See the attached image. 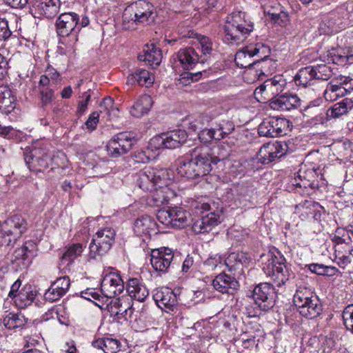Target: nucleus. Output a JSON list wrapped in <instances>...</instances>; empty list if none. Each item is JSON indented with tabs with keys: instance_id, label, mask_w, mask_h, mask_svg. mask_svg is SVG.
Wrapping results in <instances>:
<instances>
[{
	"instance_id": "f257e3e1",
	"label": "nucleus",
	"mask_w": 353,
	"mask_h": 353,
	"mask_svg": "<svg viewBox=\"0 0 353 353\" xmlns=\"http://www.w3.org/2000/svg\"><path fill=\"white\" fill-rule=\"evenodd\" d=\"M220 161V159L212 156L207 146H196L179 161L177 172L183 177L193 179L208 175L212 166Z\"/></svg>"
},
{
	"instance_id": "f03ea898",
	"label": "nucleus",
	"mask_w": 353,
	"mask_h": 353,
	"mask_svg": "<svg viewBox=\"0 0 353 353\" xmlns=\"http://www.w3.org/2000/svg\"><path fill=\"white\" fill-rule=\"evenodd\" d=\"M270 48L263 43H250L239 50L235 55V63L241 68H248L251 74L260 79L270 72L272 60L268 59Z\"/></svg>"
},
{
	"instance_id": "7ed1b4c3",
	"label": "nucleus",
	"mask_w": 353,
	"mask_h": 353,
	"mask_svg": "<svg viewBox=\"0 0 353 353\" xmlns=\"http://www.w3.org/2000/svg\"><path fill=\"white\" fill-rule=\"evenodd\" d=\"M263 257L262 269L266 276L271 277L276 286H286L290 289L298 286V278L279 251L269 252Z\"/></svg>"
},
{
	"instance_id": "20e7f679",
	"label": "nucleus",
	"mask_w": 353,
	"mask_h": 353,
	"mask_svg": "<svg viewBox=\"0 0 353 353\" xmlns=\"http://www.w3.org/2000/svg\"><path fill=\"white\" fill-rule=\"evenodd\" d=\"M253 30V23L245 19V14L233 12L226 19L224 40L232 44H239Z\"/></svg>"
},
{
	"instance_id": "39448f33",
	"label": "nucleus",
	"mask_w": 353,
	"mask_h": 353,
	"mask_svg": "<svg viewBox=\"0 0 353 353\" xmlns=\"http://www.w3.org/2000/svg\"><path fill=\"white\" fill-rule=\"evenodd\" d=\"M293 301L299 314L307 319H314L322 312L320 300L307 288H298L294 295Z\"/></svg>"
},
{
	"instance_id": "423d86ee",
	"label": "nucleus",
	"mask_w": 353,
	"mask_h": 353,
	"mask_svg": "<svg viewBox=\"0 0 353 353\" xmlns=\"http://www.w3.org/2000/svg\"><path fill=\"white\" fill-rule=\"evenodd\" d=\"M154 8L146 0H139L125 8L123 12V22L125 29L130 28L126 23H147L153 21L155 17Z\"/></svg>"
},
{
	"instance_id": "0eeeda50",
	"label": "nucleus",
	"mask_w": 353,
	"mask_h": 353,
	"mask_svg": "<svg viewBox=\"0 0 353 353\" xmlns=\"http://www.w3.org/2000/svg\"><path fill=\"white\" fill-rule=\"evenodd\" d=\"M79 21V15L73 12H63L59 15L56 21V32L63 39L68 38V41H61V43L72 47L78 41L80 31Z\"/></svg>"
},
{
	"instance_id": "6e6552de",
	"label": "nucleus",
	"mask_w": 353,
	"mask_h": 353,
	"mask_svg": "<svg viewBox=\"0 0 353 353\" xmlns=\"http://www.w3.org/2000/svg\"><path fill=\"white\" fill-rule=\"evenodd\" d=\"M168 171L166 169L145 168L136 175V183L145 192H152L159 183L168 182Z\"/></svg>"
},
{
	"instance_id": "1a4fd4ad",
	"label": "nucleus",
	"mask_w": 353,
	"mask_h": 353,
	"mask_svg": "<svg viewBox=\"0 0 353 353\" xmlns=\"http://www.w3.org/2000/svg\"><path fill=\"white\" fill-rule=\"evenodd\" d=\"M116 232L111 228H104L99 230L92 237L89 245V256L95 259L97 256L106 254L114 242Z\"/></svg>"
},
{
	"instance_id": "9d476101",
	"label": "nucleus",
	"mask_w": 353,
	"mask_h": 353,
	"mask_svg": "<svg viewBox=\"0 0 353 353\" xmlns=\"http://www.w3.org/2000/svg\"><path fill=\"white\" fill-rule=\"evenodd\" d=\"M187 137V133L183 130L169 131L152 138L149 142V147L151 150L176 148L185 143Z\"/></svg>"
},
{
	"instance_id": "9b49d317",
	"label": "nucleus",
	"mask_w": 353,
	"mask_h": 353,
	"mask_svg": "<svg viewBox=\"0 0 353 353\" xmlns=\"http://www.w3.org/2000/svg\"><path fill=\"white\" fill-rule=\"evenodd\" d=\"M157 218L168 228H181L188 224L190 214L181 207L168 208L159 210Z\"/></svg>"
},
{
	"instance_id": "f8f14e48",
	"label": "nucleus",
	"mask_w": 353,
	"mask_h": 353,
	"mask_svg": "<svg viewBox=\"0 0 353 353\" xmlns=\"http://www.w3.org/2000/svg\"><path fill=\"white\" fill-rule=\"evenodd\" d=\"M135 142L133 132H119L108 141L106 145L108 154L112 158H118L127 154Z\"/></svg>"
},
{
	"instance_id": "ddd939ff",
	"label": "nucleus",
	"mask_w": 353,
	"mask_h": 353,
	"mask_svg": "<svg viewBox=\"0 0 353 353\" xmlns=\"http://www.w3.org/2000/svg\"><path fill=\"white\" fill-rule=\"evenodd\" d=\"M102 277L101 290L104 296L111 299L123 292V281L120 275L114 272L112 268L104 270Z\"/></svg>"
},
{
	"instance_id": "4468645a",
	"label": "nucleus",
	"mask_w": 353,
	"mask_h": 353,
	"mask_svg": "<svg viewBox=\"0 0 353 353\" xmlns=\"http://www.w3.org/2000/svg\"><path fill=\"white\" fill-rule=\"evenodd\" d=\"M252 296L261 312L268 311L274 305V288L269 283H260L254 288Z\"/></svg>"
},
{
	"instance_id": "2eb2a0df",
	"label": "nucleus",
	"mask_w": 353,
	"mask_h": 353,
	"mask_svg": "<svg viewBox=\"0 0 353 353\" xmlns=\"http://www.w3.org/2000/svg\"><path fill=\"white\" fill-rule=\"evenodd\" d=\"M289 121L280 117H268L259 125L258 132L261 137H276L285 134Z\"/></svg>"
},
{
	"instance_id": "dca6fc26",
	"label": "nucleus",
	"mask_w": 353,
	"mask_h": 353,
	"mask_svg": "<svg viewBox=\"0 0 353 353\" xmlns=\"http://www.w3.org/2000/svg\"><path fill=\"white\" fill-rule=\"evenodd\" d=\"M51 161V154L46 146L34 147L29 153L26 152L25 154V161L30 170L41 171L50 165Z\"/></svg>"
},
{
	"instance_id": "f3484780",
	"label": "nucleus",
	"mask_w": 353,
	"mask_h": 353,
	"mask_svg": "<svg viewBox=\"0 0 353 353\" xmlns=\"http://www.w3.org/2000/svg\"><path fill=\"white\" fill-rule=\"evenodd\" d=\"M287 148V144L281 141L264 144L257 153V159L262 163L268 164L285 154Z\"/></svg>"
},
{
	"instance_id": "a211bd4d",
	"label": "nucleus",
	"mask_w": 353,
	"mask_h": 353,
	"mask_svg": "<svg viewBox=\"0 0 353 353\" xmlns=\"http://www.w3.org/2000/svg\"><path fill=\"white\" fill-rule=\"evenodd\" d=\"M334 248L337 264L343 268H345L353 260V241L350 236L337 237Z\"/></svg>"
},
{
	"instance_id": "6ab92c4d",
	"label": "nucleus",
	"mask_w": 353,
	"mask_h": 353,
	"mask_svg": "<svg viewBox=\"0 0 353 353\" xmlns=\"http://www.w3.org/2000/svg\"><path fill=\"white\" fill-rule=\"evenodd\" d=\"M173 259V251L162 247L152 251L150 263L155 271L165 273L171 266Z\"/></svg>"
},
{
	"instance_id": "aec40b11",
	"label": "nucleus",
	"mask_w": 353,
	"mask_h": 353,
	"mask_svg": "<svg viewBox=\"0 0 353 353\" xmlns=\"http://www.w3.org/2000/svg\"><path fill=\"white\" fill-rule=\"evenodd\" d=\"M26 225L24 219L19 214H14L4 221L1 224V234L13 236L12 239H5L4 242L9 245L12 241H15L25 231Z\"/></svg>"
},
{
	"instance_id": "412c9836",
	"label": "nucleus",
	"mask_w": 353,
	"mask_h": 353,
	"mask_svg": "<svg viewBox=\"0 0 353 353\" xmlns=\"http://www.w3.org/2000/svg\"><path fill=\"white\" fill-rule=\"evenodd\" d=\"M60 7V0H36L31 12L35 17L52 19L58 14Z\"/></svg>"
},
{
	"instance_id": "4be33fe9",
	"label": "nucleus",
	"mask_w": 353,
	"mask_h": 353,
	"mask_svg": "<svg viewBox=\"0 0 353 353\" xmlns=\"http://www.w3.org/2000/svg\"><path fill=\"white\" fill-rule=\"evenodd\" d=\"M152 297L157 305L167 312H174L176 307V295L168 288L155 289L152 292Z\"/></svg>"
},
{
	"instance_id": "5701e85b",
	"label": "nucleus",
	"mask_w": 353,
	"mask_h": 353,
	"mask_svg": "<svg viewBox=\"0 0 353 353\" xmlns=\"http://www.w3.org/2000/svg\"><path fill=\"white\" fill-rule=\"evenodd\" d=\"M285 85V80L281 76H274L257 87L254 90V94L256 97L263 94L275 97L283 90Z\"/></svg>"
},
{
	"instance_id": "b1692460",
	"label": "nucleus",
	"mask_w": 353,
	"mask_h": 353,
	"mask_svg": "<svg viewBox=\"0 0 353 353\" xmlns=\"http://www.w3.org/2000/svg\"><path fill=\"white\" fill-rule=\"evenodd\" d=\"M213 288L223 294H233L239 288V283L234 277L224 272L219 274L212 280Z\"/></svg>"
},
{
	"instance_id": "393cba45",
	"label": "nucleus",
	"mask_w": 353,
	"mask_h": 353,
	"mask_svg": "<svg viewBox=\"0 0 353 353\" xmlns=\"http://www.w3.org/2000/svg\"><path fill=\"white\" fill-rule=\"evenodd\" d=\"M171 179L168 174V182L165 184L159 183L154 188L151 193L153 204L157 206L164 205L175 196L174 191L170 187Z\"/></svg>"
},
{
	"instance_id": "a878e982",
	"label": "nucleus",
	"mask_w": 353,
	"mask_h": 353,
	"mask_svg": "<svg viewBox=\"0 0 353 353\" xmlns=\"http://www.w3.org/2000/svg\"><path fill=\"white\" fill-rule=\"evenodd\" d=\"M134 231L137 236L150 239L152 234L159 231L155 221L149 216H142L136 219L134 223Z\"/></svg>"
},
{
	"instance_id": "bb28decb",
	"label": "nucleus",
	"mask_w": 353,
	"mask_h": 353,
	"mask_svg": "<svg viewBox=\"0 0 353 353\" xmlns=\"http://www.w3.org/2000/svg\"><path fill=\"white\" fill-rule=\"evenodd\" d=\"M301 103V100L295 94L285 93L274 98L270 102L272 109L280 111H290L297 108Z\"/></svg>"
},
{
	"instance_id": "cd10ccee",
	"label": "nucleus",
	"mask_w": 353,
	"mask_h": 353,
	"mask_svg": "<svg viewBox=\"0 0 353 353\" xmlns=\"http://www.w3.org/2000/svg\"><path fill=\"white\" fill-rule=\"evenodd\" d=\"M220 223L219 216L214 212H210L206 216L196 220L192 224V230L196 234H203L210 232Z\"/></svg>"
},
{
	"instance_id": "c85d7f7f",
	"label": "nucleus",
	"mask_w": 353,
	"mask_h": 353,
	"mask_svg": "<svg viewBox=\"0 0 353 353\" xmlns=\"http://www.w3.org/2000/svg\"><path fill=\"white\" fill-rule=\"evenodd\" d=\"M127 292L129 296L139 302H143L149 295V290L139 279L132 278L128 280Z\"/></svg>"
},
{
	"instance_id": "c756f323",
	"label": "nucleus",
	"mask_w": 353,
	"mask_h": 353,
	"mask_svg": "<svg viewBox=\"0 0 353 353\" xmlns=\"http://www.w3.org/2000/svg\"><path fill=\"white\" fill-rule=\"evenodd\" d=\"M176 57L184 70H191L199 62L198 53L193 48L181 49L176 54Z\"/></svg>"
},
{
	"instance_id": "7c9ffc66",
	"label": "nucleus",
	"mask_w": 353,
	"mask_h": 353,
	"mask_svg": "<svg viewBox=\"0 0 353 353\" xmlns=\"http://www.w3.org/2000/svg\"><path fill=\"white\" fill-rule=\"evenodd\" d=\"M154 77L153 74L147 70L139 68L128 75L126 83L130 85L138 84L148 87L154 83Z\"/></svg>"
},
{
	"instance_id": "2f4dec72",
	"label": "nucleus",
	"mask_w": 353,
	"mask_h": 353,
	"mask_svg": "<svg viewBox=\"0 0 353 353\" xmlns=\"http://www.w3.org/2000/svg\"><path fill=\"white\" fill-rule=\"evenodd\" d=\"M141 61L147 62L148 65L155 67L158 66L162 60V53L159 48H156L153 44L146 45L143 52L139 54Z\"/></svg>"
},
{
	"instance_id": "473e14b6",
	"label": "nucleus",
	"mask_w": 353,
	"mask_h": 353,
	"mask_svg": "<svg viewBox=\"0 0 353 353\" xmlns=\"http://www.w3.org/2000/svg\"><path fill=\"white\" fill-rule=\"evenodd\" d=\"M152 103V97L150 95L143 94L134 102L130 110V113L134 117H141L149 112Z\"/></svg>"
},
{
	"instance_id": "72a5a7b5",
	"label": "nucleus",
	"mask_w": 353,
	"mask_h": 353,
	"mask_svg": "<svg viewBox=\"0 0 353 353\" xmlns=\"http://www.w3.org/2000/svg\"><path fill=\"white\" fill-rule=\"evenodd\" d=\"M352 108L353 101L351 99L345 98L327 109L326 115L330 119L339 118L346 114Z\"/></svg>"
},
{
	"instance_id": "f704fd0d",
	"label": "nucleus",
	"mask_w": 353,
	"mask_h": 353,
	"mask_svg": "<svg viewBox=\"0 0 353 353\" xmlns=\"http://www.w3.org/2000/svg\"><path fill=\"white\" fill-rule=\"evenodd\" d=\"M316 172L313 168L304 169L301 168L298 172L297 178H295L296 185L304 188L307 187L314 188L316 186Z\"/></svg>"
},
{
	"instance_id": "c9c22d12",
	"label": "nucleus",
	"mask_w": 353,
	"mask_h": 353,
	"mask_svg": "<svg viewBox=\"0 0 353 353\" xmlns=\"http://www.w3.org/2000/svg\"><path fill=\"white\" fill-rule=\"evenodd\" d=\"M94 347L101 350L104 353H116L119 350L120 343L112 338H99L92 341Z\"/></svg>"
},
{
	"instance_id": "e433bc0d",
	"label": "nucleus",
	"mask_w": 353,
	"mask_h": 353,
	"mask_svg": "<svg viewBox=\"0 0 353 353\" xmlns=\"http://www.w3.org/2000/svg\"><path fill=\"white\" fill-rule=\"evenodd\" d=\"M294 81L297 85L303 87L312 85L315 82L313 66H307L300 69L294 77Z\"/></svg>"
},
{
	"instance_id": "4c0bfd02",
	"label": "nucleus",
	"mask_w": 353,
	"mask_h": 353,
	"mask_svg": "<svg viewBox=\"0 0 353 353\" xmlns=\"http://www.w3.org/2000/svg\"><path fill=\"white\" fill-rule=\"evenodd\" d=\"M83 250V245L81 243H75L68 246L61 257V263L66 264L67 266L70 265L77 257L81 256Z\"/></svg>"
},
{
	"instance_id": "58836bf2",
	"label": "nucleus",
	"mask_w": 353,
	"mask_h": 353,
	"mask_svg": "<svg viewBox=\"0 0 353 353\" xmlns=\"http://www.w3.org/2000/svg\"><path fill=\"white\" fill-rule=\"evenodd\" d=\"M213 129L216 132V140H221L233 132L234 125L233 122L229 119H222L216 123Z\"/></svg>"
},
{
	"instance_id": "ea45409f",
	"label": "nucleus",
	"mask_w": 353,
	"mask_h": 353,
	"mask_svg": "<svg viewBox=\"0 0 353 353\" xmlns=\"http://www.w3.org/2000/svg\"><path fill=\"white\" fill-rule=\"evenodd\" d=\"M345 95L343 90L341 89L336 83H334V80L332 79L326 85V88L323 92V96L327 101H334L339 98L343 97Z\"/></svg>"
},
{
	"instance_id": "a19ab883",
	"label": "nucleus",
	"mask_w": 353,
	"mask_h": 353,
	"mask_svg": "<svg viewBox=\"0 0 353 353\" xmlns=\"http://www.w3.org/2000/svg\"><path fill=\"white\" fill-rule=\"evenodd\" d=\"M313 72L315 81H327L330 79L333 74V71L331 66L327 64H321L315 67L313 66Z\"/></svg>"
},
{
	"instance_id": "79ce46f5",
	"label": "nucleus",
	"mask_w": 353,
	"mask_h": 353,
	"mask_svg": "<svg viewBox=\"0 0 353 353\" xmlns=\"http://www.w3.org/2000/svg\"><path fill=\"white\" fill-rule=\"evenodd\" d=\"M15 99L11 94L10 90H7L1 92V108L3 107V112L8 114L15 108Z\"/></svg>"
},
{
	"instance_id": "37998d69",
	"label": "nucleus",
	"mask_w": 353,
	"mask_h": 353,
	"mask_svg": "<svg viewBox=\"0 0 353 353\" xmlns=\"http://www.w3.org/2000/svg\"><path fill=\"white\" fill-rule=\"evenodd\" d=\"M334 83H336L345 94L350 92L353 90V79L347 76L339 75L333 79Z\"/></svg>"
},
{
	"instance_id": "c03bdc74",
	"label": "nucleus",
	"mask_w": 353,
	"mask_h": 353,
	"mask_svg": "<svg viewBox=\"0 0 353 353\" xmlns=\"http://www.w3.org/2000/svg\"><path fill=\"white\" fill-rule=\"evenodd\" d=\"M342 317L346 329L353 334V304L345 307Z\"/></svg>"
},
{
	"instance_id": "a18cd8bd",
	"label": "nucleus",
	"mask_w": 353,
	"mask_h": 353,
	"mask_svg": "<svg viewBox=\"0 0 353 353\" xmlns=\"http://www.w3.org/2000/svg\"><path fill=\"white\" fill-rule=\"evenodd\" d=\"M100 108L101 110H105L110 115L113 117L119 116V110L117 107H114V99L110 97H105L103 99V102L100 104Z\"/></svg>"
},
{
	"instance_id": "49530a36",
	"label": "nucleus",
	"mask_w": 353,
	"mask_h": 353,
	"mask_svg": "<svg viewBox=\"0 0 353 353\" xmlns=\"http://www.w3.org/2000/svg\"><path fill=\"white\" fill-rule=\"evenodd\" d=\"M3 325L7 329H14L21 327L23 321L15 314L10 313L3 318Z\"/></svg>"
},
{
	"instance_id": "de8ad7c7",
	"label": "nucleus",
	"mask_w": 353,
	"mask_h": 353,
	"mask_svg": "<svg viewBox=\"0 0 353 353\" xmlns=\"http://www.w3.org/2000/svg\"><path fill=\"white\" fill-rule=\"evenodd\" d=\"M328 60L332 61L334 64L340 65H345V52L343 50H332L329 52Z\"/></svg>"
},
{
	"instance_id": "09e8293b",
	"label": "nucleus",
	"mask_w": 353,
	"mask_h": 353,
	"mask_svg": "<svg viewBox=\"0 0 353 353\" xmlns=\"http://www.w3.org/2000/svg\"><path fill=\"white\" fill-rule=\"evenodd\" d=\"M63 295L64 294L52 283L50 288L44 294V298L46 301L52 303L59 300Z\"/></svg>"
},
{
	"instance_id": "8fccbe9b",
	"label": "nucleus",
	"mask_w": 353,
	"mask_h": 353,
	"mask_svg": "<svg viewBox=\"0 0 353 353\" xmlns=\"http://www.w3.org/2000/svg\"><path fill=\"white\" fill-rule=\"evenodd\" d=\"M129 309V305L123 306L121 301L117 299L114 303V305L111 306V313L112 315L117 316L118 319L125 317Z\"/></svg>"
},
{
	"instance_id": "3c124183",
	"label": "nucleus",
	"mask_w": 353,
	"mask_h": 353,
	"mask_svg": "<svg viewBox=\"0 0 353 353\" xmlns=\"http://www.w3.org/2000/svg\"><path fill=\"white\" fill-rule=\"evenodd\" d=\"M21 285V281L20 279H17L10 287V290L8 292V296L11 299L18 298L19 300H23L26 296L24 290L20 287Z\"/></svg>"
},
{
	"instance_id": "603ef678",
	"label": "nucleus",
	"mask_w": 353,
	"mask_h": 353,
	"mask_svg": "<svg viewBox=\"0 0 353 353\" xmlns=\"http://www.w3.org/2000/svg\"><path fill=\"white\" fill-rule=\"evenodd\" d=\"M202 75L201 71L196 72H183L181 74L179 79L180 83L183 85H188L193 81H198Z\"/></svg>"
},
{
	"instance_id": "864d4df0",
	"label": "nucleus",
	"mask_w": 353,
	"mask_h": 353,
	"mask_svg": "<svg viewBox=\"0 0 353 353\" xmlns=\"http://www.w3.org/2000/svg\"><path fill=\"white\" fill-rule=\"evenodd\" d=\"M272 22L281 27H286L290 24V19L288 12L283 10L281 13L270 19Z\"/></svg>"
},
{
	"instance_id": "5fc2aeb1",
	"label": "nucleus",
	"mask_w": 353,
	"mask_h": 353,
	"mask_svg": "<svg viewBox=\"0 0 353 353\" xmlns=\"http://www.w3.org/2000/svg\"><path fill=\"white\" fill-rule=\"evenodd\" d=\"M199 139H200L201 142L208 143L214 139L216 140V132L213 128L210 129H203L199 133Z\"/></svg>"
},
{
	"instance_id": "6e6d98bb",
	"label": "nucleus",
	"mask_w": 353,
	"mask_h": 353,
	"mask_svg": "<svg viewBox=\"0 0 353 353\" xmlns=\"http://www.w3.org/2000/svg\"><path fill=\"white\" fill-rule=\"evenodd\" d=\"M203 55H209L212 51V43L205 36H200L198 39Z\"/></svg>"
},
{
	"instance_id": "4d7b16f0",
	"label": "nucleus",
	"mask_w": 353,
	"mask_h": 353,
	"mask_svg": "<svg viewBox=\"0 0 353 353\" xmlns=\"http://www.w3.org/2000/svg\"><path fill=\"white\" fill-rule=\"evenodd\" d=\"M190 210L196 213L200 214L203 213L205 211H208L210 210V205L206 203H202L201 201L192 200L190 202L189 205Z\"/></svg>"
},
{
	"instance_id": "13d9d810",
	"label": "nucleus",
	"mask_w": 353,
	"mask_h": 353,
	"mask_svg": "<svg viewBox=\"0 0 353 353\" xmlns=\"http://www.w3.org/2000/svg\"><path fill=\"white\" fill-rule=\"evenodd\" d=\"M50 165H55L58 167L64 168L66 165L67 158L65 154L61 152H57L51 155Z\"/></svg>"
},
{
	"instance_id": "bf43d9fd",
	"label": "nucleus",
	"mask_w": 353,
	"mask_h": 353,
	"mask_svg": "<svg viewBox=\"0 0 353 353\" xmlns=\"http://www.w3.org/2000/svg\"><path fill=\"white\" fill-rule=\"evenodd\" d=\"M64 294L68 291L70 285V280L68 276H62L58 278L52 283Z\"/></svg>"
},
{
	"instance_id": "052dcab7",
	"label": "nucleus",
	"mask_w": 353,
	"mask_h": 353,
	"mask_svg": "<svg viewBox=\"0 0 353 353\" xmlns=\"http://www.w3.org/2000/svg\"><path fill=\"white\" fill-rule=\"evenodd\" d=\"M238 257L236 252H231L225 259V264L229 270H234L239 267Z\"/></svg>"
},
{
	"instance_id": "680f3d73",
	"label": "nucleus",
	"mask_w": 353,
	"mask_h": 353,
	"mask_svg": "<svg viewBox=\"0 0 353 353\" xmlns=\"http://www.w3.org/2000/svg\"><path fill=\"white\" fill-rule=\"evenodd\" d=\"M283 10H285V8L280 3H274L268 9L265 10V13L270 19H272L273 17H275L281 13Z\"/></svg>"
},
{
	"instance_id": "e2e57ef3",
	"label": "nucleus",
	"mask_w": 353,
	"mask_h": 353,
	"mask_svg": "<svg viewBox=\"0 0 353 353\" xmlns=\"http://www.w3.org/2000/svg\"><path fill=\"white\" fill-rule=\"evenodd\" d=\"M99 114L97 112H92L88 119L86 121L85 125L86 126V128L88 129L90 131L94 130L99 123Z\"/></svg>"
},
{
	"instance_id": "0e129e2a",
	"label": "nucleus",
	"mask_w": 353,
	"mask_h": 353,
	"mask_svg": "<svg viewBox=\"0 0 353 353\" xmlns=\"http://www.w3.org/2000/svg\"><path fill=\"white\" fill-rule=\"evenodd\" d=\"M221 256L219 255H214L207 259L204 262V265L208 268L209 270H213L219 263H221Z\"/></svg>"
},
{
	"instance_id": "69168bd1",
	"label": "nucleus",
	"mask_w": 353,
	"mask_h": 353,
	"mask_svg": "<svg viewBox=\"0 0 353 353\" xmlns=\"http://www.w3.org/2000/svg\"><path fill=\"white\" fill-rule=\"evenodd\" d=\"M46 320L48 319H57L60 323L65 324V321L62 319H63V316H61L59 314V312L58 310V308L57 307H52L50 309L46 314Z\"/></svg>"
},
{
	"instance_id": "338daca9",
	"label": "nucleus",
	"mask_w": 353,
	"mask_h": 353,
	"mask_svg": "<svg viewBox=\"0 0 353 353\" xmlns=\"http://www.w3.org/2000/svg\"><path fill=\"white\" fill-rule=\"evenodd\" d=\"M330 118L327 117V115L324 116L323 113H319L315 117H312L310 120L307 121V123L312 125L314 126L319 124H323L326 122Z\"/></svg>"
},
{
	"instance_id": "774afa93",
	"label": "nucleus",
	"mask_w": 353,
	"mask_h": 353,
	"mask_svg": "<svg viewBox=\"0 0 353 353\" xmlns=\"http://www.w3.org/2000/svg\"><path fill=\"white\" fill-rule=\"evenodd\" d=\"M81 296L88 300H90L91 298L96 300L99 299V294L94 288H88L85 290L82 291L81 292Z\"/></svg>"
}]
</instances>
